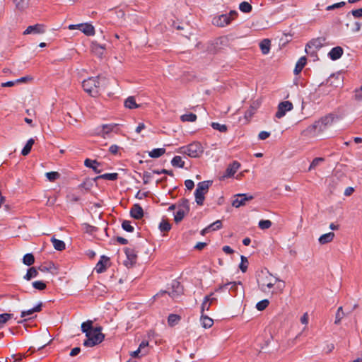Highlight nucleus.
<instances>
[{
	"label": "nucleus",
	"mask_w": 362,
	"mask_h": 362,
	"mask_svg": "<svg viewBox=\"0 0 362 362\" xmlns=\"http://www.w3.org/2000/svg\"><path fill=\"white\" fill-rule=\"evenodd\" d=\"M81 330L86 334L87 339L83 341V345L87 347H93L100 344L105 335L101 332L102 327H93V322L88 320L81 325Z\"/></svg>",
	"instance_id": "obj_1"
},
{
	"label": "nucleus",
	"mask_w": 362,
	"mask_h": 362,
	"mask_svg": "<svg viewBox=\"0 0 362 362\" xmlns=\"http://www.w3.org/2000/svg\"><path fill=\"white\" fill-rule=\"evenodd\" d=\"M334 120L332 115H328L316 121L314 124L308 127L307 131L313 134H317L324 132L328 127L331 126Z\"/></svg>",
	"instance_id": "obj_2"
},
{
	"label": "nucleus",
	"mask_w": 362,
	"mask_h": 362,
	"mask_svg": "<svg viewBox=\"0 0 362 362\" xmlns=\"http://www.w3.org/2000/svg\"><path fill=\"white\" fill-rule=\"evenodd\" d=\"M277 281H281V280L267 272L259 276L258 286L261 291L267 293L274 288Z\"/></svg>",
	"instance_id": "obj_3"
},
{
	"label": "nucleus",
	"mask_w": 362,
	"mask_h": 362,
	"mask_svg": "<svg viewBox=\"0 0 362 362\" xmlns=\"http://www.w3.org/2000/svg\"><path fill=\"white\" fill-rule=\"evenodd\" d=\"M204 152V148L199 142H192L190 144L180 147L177 153L187 155L191 158H199Z\"/></svg>",
	"instance_id": "obj_4"
},
{
	"label": "nucleus",
	"mask_w": 362,
	"mask_h": 362,
	"mask_svg": "<svg viewBox=\"0 0 362 362\" xmlns=\"http://www.w3.org/2000/svg\"><path fill=\"white\" fill-rule=\"evenodd\" d=\"M99 77H90L83 81V90L93 97H96L99 93Z\"/></svg>",
	"instance_id": "obj_5"
},
{
	"label": "nucleus",
	"mask_w": 362,
	"mask_h": 362,
	"mask_svg": "<svg viewBox=\"0 0 362 362\" xmlns=\"http://www.w3.org/2000/svg\"><path fill=\"white\" fill-rule=\"evenodd\" d=\"M211 181L200 182L197 185V187L194 192L195 201L198 205H202L204 200V194L208 192Z\"/></svg>",
	"instance_id": "obj_6"
},
{
	"label": "nucleus",
	"mask_w": 362,
	"mask_h": 362,
	"mask_svg": "<svg viewBox=\"0 0 362 362\" xmlns=\"http://www.w3.org/2000/svg\"><path fill=\"white\" fill-rule=\"evenodd\" d=\"M69 30L79 29L82 33L88 36H92L95 34L94 27L89 23H81L76 25H69Z\"/></svg>",
	"instance_id": "obj_7"
},
{
	"label": "nucleus",
	"mask_w": 362,
	"mask_h": 362,
	"mask_svg": "<svg viewBox=\"0 0 362 362\" xmlns=\"http://www.w3.org/2000/svg\"><path fill=\"white\" fill-rule=\"evenodd\" d=\"M293 108V105L290 101L281 102L277 108L275 117L280 119L285 116L287 112L291 111Z\"/></svg>",
	"instance_id": "obj_8"
},
{
	"label": "nucleus",
	"mask_w": 362,
	"mask_h": 362,
	"mask_svg": "<svg viewBox=\"0 0 362 362\" xmlns=\"http://www.w3.org/2000/svg\"><path fill=\"white\" fill-rule=\"evenodd\" d=\"M117 125V124H103L96 128L95 134L98 136H100L105 139L108 136L109 134L114 130L115 127Z\"/></svg>",
	"instance_id": "obj_9"
},
{
	"label": "nucleus",
	"mask_w": 362,
	"mask_h": 362,
	"mask_svg": "<svg viewBox=\"0 0 362 362\" xmlns=\"http://www.w3.org/2000/svg\"><path fill=\"white\" fill-rule=\"evenodd\" d=\"M253 199V196L247 194H238L235 196L232 205L235 208L245 205L246 202Z\"/></svg>",
	"instance_id": "obj_10"
},
{
	"label": "nucleus",
	"mask_w": 362,
	"mask_h": 362,
	"mask_svg": "<svg viewBox=\"0 0 362 362\" xmlns=\"http://www.w3.org/2000/svg\"><path fill=\"white\" fill-rule=\"evenodd\" d=\"M46 31V26L44 24H35L29 25L23 32V35L29 34H42Z\"/></svg>",
	"instance_id": "obj_11"
},
{
	"label": "nucleus",
	"mask_w": 362,
	"mask_h": 362,
	"mask_svg": "<svg viewBox=\"0 0 362 362\" xmlns=\"http://www.w3.org/2000/svg\"><path fill=\"white\" fill-rule=\"evenodd\" d=\"M171 291H168V295L173 299H177L183 293V288L177 281H173L171 284Z\"/></svg>",
	"instance_id": "obj_12"
},
{
	"label": "nucleus",
	"mask_w": 362,
	"mask_h": 362,
	"mask_svg": "<svg viewBox=\"0 0 362 362\" xmlns=\"http://www.w3.org/2000/svg\"><path fill=\"white\" fill-rule=\"evenodd\" d=\"M231 22V18L227 14L215 16L212 19L213 25L218 27H224Z\"/></svg>",
	"instance_id": "obj_13"
},
{
	"label": "nucleus",
	"mask_w": 362,
	"mask_h": 362,
	"mask_svg": "<svg viewBox=\"0 0 362 362\" xmlns=\"http://www.w3.org/2000/svg\"><path fill=\"white\" fill-rule=\"evenodd\" d=\"M84 165L86 167L93 169L95 173H100L102 172V169L100 168L101 163L96 160L87 158L84 161Z\"/></svg>",
	"instance_id": "obj_14"
},
{
	"label": "nucleus",
	"mask_w": 362,
	"mask_h": 362,
	"mask_svg": "<svg viewBox=\"0 0 362 362\" xmlns=\"http://www.w3.org/2000/svg\"><path fill=\"white\" fill-rule=\"evenodd\" d=\"M90 49L95 55L101 58L105 53V45H101L96 42H93L91 44Z\"/></svg>",
	"instance_id": "obj_15"
},
{
	"label": "nucleus",
	"mask_w": 362,
	"mask_h": 362,
	"mask_svg": "<svg viewBox=\"0 0 362 362\" xmlns=\"http://www.w3.org/2000/svg\"><path fill=\"white\" fill-rule=\"evenodd\" d=\"M240 167V164L238 161H233L226 168L223 177H230L233 176Z\"/></svg>",
	"instance_id": "obj_16"
},
{
	"label": "nucleus",
	"mask_w": 362,
	"mask_h": 362,
	"mask_svg": "<svg viewBox=\"0 0 362 362\" xmlns=\"http://www.w3.org/2000/svg\"><path fill=\"white\" fill-rule=\"evenodd\" d=\"M325 40L324 38H317L312 40L305 46V52L309 53L308 49H311L312 47H314L316 49H320L323 45Z\"/></svg>",
	"instance_id": "obj_17"
},
{
	"label": "nucleus",
	"mask_w": 362,
	"mask_h": 362,
	"mask_svg": "<svg viewBox=\"0 0 362 362\" xmlns=\"http://www.w3.org/2000/svg\"><path fill=\"white\" fill-rule=\"evenodd\" d=\"M15 8L19 11H24L30 6V0H12Z\"/></svg>",
	"instance_id": "obj_18"
},
{
	"label": "nucleus",
	"mask_w": 362,
	"mask_h": 362,
	"mask_svg": "<svg viewBox=\"0 0 362 362\" xmlns=\"http://www.w3.org/2000/svg\"><path fill=\"white\" fill-rule=\"evenodd\" d=\"M109 261V258L105 256H102L100 261L96 264L95 268L97 273H103L107 268V264Z\"/></svg>",
	"instance_id": "obj_19"
},
{
	"label": "nucleus",
	"mask_w": 362,
	"mask_h": 362,
	"mask_svg": "<svg viewBox=\"0 0 362 362\" xmlns=\"http://www.w3.org/2000/svg\"><path fill=\"white\" fill-rule=\"evenodd\" d=\"M131 216L135 219H140L144 216V211L141 206L139 204H134L131 209Z\"/></svg>",
	"instance_id": "obj_20"
},
{
	"label": "nucleus",
	"mask_w": 362,
	"mask_h": 362,
	"mask_svg": "<svg viewBox=\"0 0 362 362\" xmlns=\"http://www.w3.org/2000/svg\"><path fill=\"white\" fill-rule=\"evenodd\" d=\"M343 54V49L339 47H335L332 48L328 54L329 58L332 60H337L339 59Z\"/></svg>",
	"instance_id": "obj_21"
},
{
	"label": "nucleus",
	"mask_w": 362,
	"mask_h": 362,
	"mask_svg": "<svg viewBox=\"0 0 362 362\" xmlns=\"http://www.w3.org/2000/svg\"><path fill=\"white\" fill-rule=\"evenodd\" d=\"M125 254L128 259V261L125 262V265L127 267H129V265L132 266L136 262V255L132 249H126Z\"/></svg>",
	"instance_id": "obj_22"
},
{
	"label": "nucleus",
	"mask_w": 362,
	"mask_h": 362,
	"mask_svg": "<svg viewBox=\"0 0 362 362\" xmlns=\"http://www.w3.org/2000/svg\"><path fill=\"white\" fill-rule=\"evenodd\" d=\"M335 235L333 232H329L325 234L322 235L319 238L318 241L320 244L325 245L332 242L334 238Z\"/></svg>",
	"instance_id": "obj_23"
},
{
	"label": "nucleus",
	"mask_w": 362,
	"mask_h": 362,
	"mask_svg": "<svg viewBox=\"0 0 362 362\" xmlns=\"http://www.w3.org/2000/svg\"><path fill=\"white\" fill-rule=\"evenodd\" d=\"M350 314V312L349 313H344L343 310V307L340 306L338 308L337 313L335 314V320H334V324L335 325H339L341 323V320L346 315H349Z\"/></svg>",
	"instance_id": "obj_24"
},
{
	"label": "nucleus",
	"mask_w": 362,
	"mask_h": 362,
	"mask_svg": "<svg viewBox=\"0 0 362 362\" xmlns=\"http://www.w3.org/2000/svg\"><path fill=\"white\" fill-rule=\"evenodd\" d=\"M227 284H229L227 288L229 291L235 292L236 293L239 291L241 292L243 291V288L240 282H229L227 283Z\"/></svg>",
	"instance_id": "obj_25"
},
{
	"label": "nucleus",
	"mask_w": 362,
	"mask_h": 362,
	"mask_svg": "<svg viewBox=\"0 0 362 362\" xmlns=\"http://www.w3.org/2000/svg\"><path fill=\"white\" fill-rule=\"evenodd\" d=\"M200 321L202 327L205 329L210 328L214 324V320L204 314H202Z\"/></svg>",
	"instance_id": "obj_26"
},
{
	"label": "nucleus",
	"mask_w": 362,
	"mask_h": 362,
	"mask_svg": "<svg viewBox=\"0 0 362 362\" xmlns=\"http://www.w3.org/2000/svg\"><path fill=\"white\" fill-rule=\"evenodd\" d=\"M42 309V303H40L38 305L35 306L32 309H29L28 310H24L21 312V317H25L27 316L33 315L34 313L40 312Z\"/></svg>",
	"instance_id": "obj_27"
},
{
	"label": "nucleus",
	"mask_w": 362,
	"mask_h": 362,
	"mask_svg": "<svg viewBox=\"0 0 362 362\" xmlns=\"http://www.w3.org/2000/svg\"><path fill=\"white\" fill-rule=\"evenodd\" d=\"M305 64H306V58H305V57H300L298 60V62H297V63L296 64V67L294 69L295 74H298L302 71V69L305 66Z\"/></svg>",
	"instance_id": "obj_28"
},
{
	"label": "nucleus",
	"mask_w": 362,
	"mask_h": 362,
	"mask_svg": "<svg viewBox=\"0 0 362 362\" xmlns=\"http://www.w3.org/2000/svg\"><path fill=\"white\" fill-rule=\"evenodd\" d=\"M270 45H271V42L268 39H264L260 42L259 47H260L262 54H267L269 52Z\"/></svg>",
	"instance_id": "obj_29"
},
{
	"label": "nucleus",
	"mask_w": 362,
	"mask_h": 362,
	"mask_svg": "<svg viewBox=\"0 0 362 362\" xmlns=\"http://www.w3.org/2000/svg\"><path fill=\"white\" fill-rule=\"evenodd\" d=\"M51 242L52 243L55 250L58 251H62L65 249V243L64 241L58 240L53 237L51 239Z\"/></svg>",
	"instance_id": "obj_30"
},
{
	"label": "nucleus",
	"mask_w": 362,
	"mask_h": 362,
	"mask_svg": "<svg viewBox=\"0 0 362 362\" xmlns=\"http://www.w3.org/2000/svg\"><path fill=\"white\" fill-rule=\"evenodd\" d=\"M124 106L129 109H134L139 107V105L136 104L134 97L130 96L125 100Z\"/></svg>",
	"instance_id": "obj_31"
},
{
	"label": "nucleus",
	"mask_w": 362,
	"mask_h": 362,
	"mask_svg": "<svg viewBox=\"0 0 362 362\" xmlns=\"http://www.w3.org/2000/svg\"><path fill=\"white\" fill-rule=\"evenodd\" d=\"M165 153V149L163 148H154L148 152V156L151 158H156L163 156Z\"/></svg>",
	"instance_id": "obj_32"
},
{
	"label": "nucleus",
	"mask_w": 362,
	"mask_h": 362,
	"mask_svg": "<svg viewBox=\"0 0 362 362\" xmlns=\"http://www.w3.org/2000/svg\"><path fill=\"white\" fill-rule=\"evenodd\" d=\"M35 143V140L33 139H30L27 141L24 148H23L21 153L23 156H27L31 151L32 146Z\"/></svg>",
	"instance_id": "obj_33"
},
{
	"label": "nucleus",
	"mask_w": 362,
	"mask_h": 362,
	"mask_svg": "<svg viewBox=\"0 0 362 362\" xmlns=\"http://www.w3.org/2000/svg\"><path fill=\"white\" fill-rule=\"evenodd\" d=\"M171 164L174 167L182 168H184V166H185V162L182 160V158L179 156H176L172 159Z\"/></svg>",
	"instance_id": "obj_34"
},
{
	"label": "nucleus",
	"mask_w": 362,
	"mask_h": 362,
	"mask_svg": "<svg viewBox=\"0 0 362 362\" xmlns=\"http://www.w3.org/2000/svg\"><path fill=\"white\" fill-rule=\"evenodd\" d=\"M188 213L189 211H185L182 209H177V211L175 214V221L176 223L180 222Z\"/></svg>",
	"instance_id": "obj_35"
},
{
	"label": "nucleus",
	"mask_w": 362,
	"mask_h": 362,
	"mask_svg": "<svg viewBox=\"0 0 362 362\" xmlns=\"http://www.w3.org/2000/svg\"><path fill=\"white\" fill-rule=\"evenodd\" d=\"M118 177V174L116 173H105L101 175L98 176L95 180L98 179H104L107 180H115Z\"/></svg>",
	"instance_id": "obj_36"
},
{
	"label": "nucleus",
	"mask_w": 362,
	"mask_h": 362,
	"mask_svg": "<svg viewBox=\"0 0 362 362\" xmlns=\"http://www.w3.org/2000/svg\"><path fill=\"white\" fill-rule=\"evenodd\" d=\"M180 320V317L178 315L170 314L168 318V323L170 326L173 327L177 324Z\"/></svg>",
	"instance_id": "obj_37"
},
{
	"label": "nucleus",
	"mask_w": 362,
	"mask_h": 362,
	"mask_svg": "<svg viewBox=\"0 0 362 362\" xmlns=\"http://www.w3.org/2000/svg\"><path fill=\"white\" fill-rule=\"evenodd\" d=\"M37 274L38 272L37 269L35 267H31L28 270L25 276H24V279H26L27 281H29L32 278L36 277Z\"/></svg>",
	"instance_id": "obj_38"
},
{
	"label": "nucleus",
	"mask_w": 362,
	"mask_h": 362,
	"mask_svg": "<svg viewBox=\"0 0 362 362\" xmlns=\"http://www.w3.org/2000/svg\"><path fill=\"white\" fill-rule=\"evenodd\" d=\"M177 209H182L185 211H189V201L185 199H181L177 205Z\"/></svg>",
	"instance_id": "obj_39"
},
{
	"label": "nucleus",
	"mask_w": 362,
	"mask_h": 362,
	"mask_svg": "<svg viewBox=\"0 0 362 362\" xmlns=\"http://www.w3.org/2000/svg\"><path fill=\"white\" fill-rule=\"evenodd\" d=\"M35 262V257L31 253H28L24 255L23 258V262L25 265L30 266Z\"/></svg>",
	"instance_id": "obj_40"
},
{
	"label": "nucleus",
	"mask_w": 362,
	"mask_h": 362,
	"mask_svg": "<svg viewBox=\"0 0 362 362\" xmlns=\"http://www.w3.org/2000/svg\"><path fill=\"white\" fill-rule=\"evenodd\" d=\"M180 119L182 122H195L197 115L194 113L185 114L180 117Z\"/></svg>",
	"instance_id": "obj_41"
},
{
	"label": "nucleus",
	"mask_w": 362,
	"mask_h": 362,
	"mask_svg": "<svg viewBox=\"0 0 362 362\" xmlns=\"http://www.w3.org/2000/svg\"><path fill=\"white\" fill-rule=\"evenodd\" d=\"M13 315L8 313H4L0 315V329H1L4 325L11 319Z\"/></svg>",
	"instance_id": "obj_42"
},
{
	"label": "nucleus",
	"mask_w": 362,
	"mask_h": 362,
	"mask_svg": "<svg viewBox=\"0 0 362 362\" xmlns=\"http://www.w3.org/2000/svg\"><path fill=\"white\" fill-rule=\"evenodd\" d=\"M252 8V6L247 1H243L239 5V9L243 13H250Z\"/></svg>",
	"instance_id": "obj_43"
},
{
	"label": "nucleus",
	"mask_w": 362,
	"mask_h": 362,
	"mask_svg": "<svg viewBox=\"0 0 362 362\" xmlns=\"http://www.w3.org/2000/svg\"><path fill=\"white\" fill-rule=\"evenodd\" d=\"M240 259H241V262L239 265V268L243 272H245L247 271L248 264H249L248 260H247V257L243 255H242L240 257Z\"/></svg>",
	"instance_id": "obj_44"
},
{
	"label": "nucleus",
	"mask_w": 362,
	"mask_h": 362,
	"mask_svg": "<svg viewBox=\"0 0 362 362\" xmlns=\"http://www.w3.org/2000/svg\"><path fill=\"white\" fill-rule=\"evenodd\" d=\"M39 269L43 272H49L53 274L57 273V268L55 267V266L53 264H50L48 267L42 266L39 268Z\"/></svg>",
	"instance_id": "obj_45"
},
{
	"label": "nucleus",
	"mask_w": 362,
	"mask_h": 362,
	"mask_svg": "<svg viewBox=\"0 0 362 362\" xmlns=\"http://www.w3.org/2000/svg\"><path fill=\"white\" fill-rule=\"evenodd\" d=\"M171 225L166 220H163L159 224V229L162 232L169 231Z\"/></svg>",
	"instance_id": "obj_46"
},
{
	"label": "nucleus",
	"mask_w": 362,
	"mask_h": 362,
	"mask_svg": "<svg viewBox=\"0 0 362 362\" xmlns=\"http://www.w3.org/2000/svg\"><path fill=\"white\" fill-rule=\"evenodd\" d=\"M211 127L213 129L218 130L221 132H226L228 129L227 126L225 124H221L218 122H212Z\"/></svg>",
	"instance_id": "obj_47"
},
{
	"label": "nucleus",
	"mask_w": 362,
	"mask_h": 362,
	"mask_svg": "<svg viewBox=\"0 0 362 362\" xmlns=\"http://www.w3.org/2000/svg\"><path fill=\"white\" fill-rule=\"evenodd\" d=\"M46 177L51 182H53L60 177V174L57 172H49L45 174Z\"/></svg>",
	"instance_id": "obj_48"
},
{
	"label": "nucleus",
	"mask_w": 362,
	"mask_h": 362,
	"mask_svg": "<svg viewBox=\"0 0 362 362\" xmlns=\"http://www.w3.org/2000/svg\"><path fill=\"white\" fill-rule=\"evenodd\" d=\"M269 302L268 300H262L257 303L256 308L260 311L264 310L269 305Z\"/></svg>",
	"instance_id": "obj_49"
},
{
	"label": "nucleus",
	"mask_w": 362,
	"mask_h": 362,
	"mask_svg": "<svg viewBox=\"0 0 362 362\" xmlns=\"http://www.w3.org/2000/svg\"><path fill=\"white\" fill-rule=\"evenodd\" d=\"M258 225L261 229L265 230L269 228L272 226V221L269 220H261L259 222Z\"/></svg>",
	"instance_id": "obj_50"
},
{
	"label": "nucleus",
	"mask_w": 362,
	"mask_h": 362,
	"mask_svg": "<svg viewBox=\"0 0 362 362\" xmlns=\"http://www.w3.org/2000/svg\"><path fill=\"white\" fill-rule=\"evenodd\" d=\"M211 305V303L208 301V298L204 297V300L201 305V313L204 314V311H208Z\"/></svg>",
	"instance_id": "obj_51"
},
{
	"label": "nucleus",
	"mask_w": 362,
	"mask_h": 362,
	"mask_svg": "<svg viewBox=\"0 0 362 362\" xmlns=\"http://www.w3.org/2000/svg\"><path fill=\"white\" fill-rule=\"evenodd\" d=\"M324 161V158H315L311 163L309 168H308V170L310 171L312 170L313 169H315L317 165H320V163L323 162Z\"/></svg>",
	"instance_id": "obj_52"
},
{
	"label": "nucleus",
	"mask_w": 362,
	"mask_h": 362,
	"mask_svg": "<svg viewBox=\"0 0 362 362\" xmlns=\"http://www.w3.org/2000/svg\"><path fill=\"white\" fill-rule=\"evenodd\" d=\"M33 286L37 290L42 291L45 289L46 284L42 281H36L33 282Z\"/></svg>",
	"instance_id": "obj_53"
},
{
	"label": "nucleus",
	"mask_w": 362,
	"mask_h": 362,
	"mask_svg": "<svg viewBox=\"0 0 362 362\" xmlns=\"http://www.w3.org/2000/svg\"><path fill=\"white\" fill-rule=\"evenodd\" d=\"M221 227L222 223L220 220H217L209 226L210 230H216L221 228Z\"/></svg>",
	"instance_id": "obj_54"
},
{
	"label": "nucleus",
	"mask_w": 362,
	"mask_h": 362,
	"mask_svg": "<svg viewBox=\"0 0 362 362\" xmlns=\"http://www.w3.org/2000/svg\"><path fill=\"white\" fill-rule=\"evenodd\" d=\"M122 228L127 232H133L134 227L131 225L130 221H124L122 224Z\"/></svg>",
	"instance_id": "obj_55"
},
{
	"label": "nucleus",
	"mask_w": 362,
	"mask_h": 362,
	"mask_svg": "<svg viewBox=\"0 0 362 362\" xmlns=\"http://www.w3.org/2000/svg\"><path fill=\"white\" fill-rule=\"evenodd\" d=\"M345 4H346V3L344 1H341V2H339V3H336V4H334L332 5L328 6L326 8V10L327 11H331V10H334V9H336V8H339L343 7Z\"/></svg>",
	"instance_id": "obj_56"
},
{
	"label": "nucleus",
	"mask_w": 362,
	"mask_h": 362,
	"mask_svg": "<svg viewBox=\"0 0 362 362\" xmlns=\"http://www.w3.org/2000/svg\"><path fill=\"white\" fill-rule=\"evenodd\" d=\"M256 111V108L253 106H250V107L245 112V118H250L255 114Z\"/></svg>",
	"instance_id": "obj_57"
},
{
	"label": "nucleus",
	"mask_w": 362,
	"mask_h": 362,
	"mask_svg": "<svg viewBox=\"0 0 362 362\" xmlns=\"http://www.w3.org/2000/svg\"><path fill=\"white\" fill-rule=\"evenodd\" d=\"M355 99L357 100H362V86L355 90Z\"/></svg>",
	"instance_id": "obj_58"
},
{
	"label": "nucleus",
	"mask_w": 362,
	"mask_h": 362,
	"mask_svg": "<svg viewBox=\"0 0 362 362\" xmlns=\"http://www.w3.org/2000/svg\"><path fill=\"white\" fill-rule=\"evenodd\" d=\"M152 176L151 175L150 173L148 172H144V175H143V181H144V184H148L151 179Z\"/></svg>",
	"instance_id": "obj_59"
},
{
	"label": "nucleus",
	"mask_w": 362,
	"mask_h": 362,
	"mask_svg": "<svg viewBox=\"0 0 362 362\" xmlns=\"http://www.w3.org/2000/svg\"><path fill=\"white\" fill-rule=\"evenodd\" d=\"M351 13L353 15L355 18H361L362 17V8H358L356 10H352L351 11Z\"/></svg>",
	"instance_id": "obj_60"
},
{
	"label": "nucleus",
	"mask_w": 362,
	"mask_h": 362,
	"mask_svg": "<svg viewBox=\"0 0 362 362\" xmlns=\"http://www.w3.org/2000/svg\"><path fill=\"white\" fill-rule=\"evenodd\" d=\"M270 136V133L266 131H262L258 135V138L260 140H264Z\"/></svg>",
	"instance_id": "obj_61"
},
{
	"label": "nucleus",
	"mask_w": 362,
	"mask_h": 362,
	"mask_svg": "<svg viewBox=\"0 0 362 362\" xmlns=\"http://www.w3.org/2000/svg\"><path fill=\"white\" fill-rule=\"evenodd\" d=\"M185 185L187 189L191 190L194 188V183L192 180H187L185 182Z\"/></svg>",
	"instance_id": "obj_62"
},
{
	"label": "nucleus",
	"mask_w": 362,
	"mask_h": 362,
	"mask_svg": "<svg viewBox=\"0 0 362 362\" xmlns=\"http://www.w3.org/2000/svg\"><path fill=\"white\" fill-rule=\"evenodd\" d=\"M205 298H208V301L211 303V305L217 302V298L214 296V293H211L209 295L206 296Z\"/></svg>",
	"instance_id": "obj_63"
},
{
	"label": "nucleus",
	"mask_w": 362,
	"mask_h": 362,
	"mask_svg": "<svg viewBox=\"0 0 362 362\" xmlns=\"http://www.w3.org/2000/svg\"><path fill=\"white\" fill-rule=\"evenodd\" d=\"M119 149V147L117 146V145H112L110 146V148H109V151L113 154V155H116L118 152Z\"/></svg>",
	"instance_id": "obj_64"
}]
</instances>
